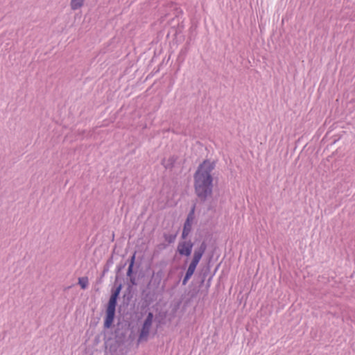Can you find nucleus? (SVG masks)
Segmentation results:
<instances>
[{"label": "nucleus", "mask_w": 355, "mask_h": 355, "mask_svg": "<svg viewBox=\"0 0 355 355\" xmlns=\"http://www.w3.org/2000/svg\"><path fill=\"white\" fill-rule=\"evenodd\" d=\"M214 168V162L205 160L199 165L193 175V187L198 198L206 200L213 192V177L211 172Z\"/></svg>", "instance_id": "1"}, {"label": "nucleus", "mask_w": 355, "mask_h": 355, "mask_svg": "<svg viewBox=\"0 0 355 355\" xmlns=\"http://www.w3.org/2000/svg\"><path fill=\"white\" fill-rule=\"evenodd\" d=\"M121 290V284L116 285L115 284L114 288L112 291V294L108 302L107 310H106V316L104 322V327L105 328H110L114 321L116 306L117 298Z\"/></svg>", "instance_id": "2"}, {"label": "nucleus", "mask_w": 355, "mask_h": 355, "mask_svg": "<svg viewBox=\"0 0 355 355\" xmlns=\"http://www.w3.org/2000/svg\"><path fill=\"white\" fill-rule=\"evenodd\" d=\"M205 246L204 244H202L198 250H196L194 252L193 259L187 269L186 275L182 281V284L184 285H185L187 283L188 280L191 277V276L194 273L196 266L198 264L199 261H200L205 252Z\"/></svg>", "instance_id": "3"}, {"label": "nucleus", "mask_w": 355, "mask_h": 355, "mask_svg": "<svg viewBox=\"0 0 355 355\" xmlns=\"http://www.w3.org/2000/svg\"><path fill=\"white\" fill-rule=\"evenodd\" d=\"M153 319V314L152 313H148L144 322L143 327L141 328L139 340H146L149 335L150 330L152 326Z\"/></svg>", "instance_id": "4"}, {"label": "nucleus", "mask_w": 355, "mask_h": 355, "mask_svg": "<svg viewBox=\"0 0 355 355\" xmlns=\"http://www.w3.org/2000/svg\"><path fill=\"white\" fill-rule=\"evenodd\" d=\"M193 243L191 241H180L177 250L180 255L189 257L192 251Z\"/></svg>", "instance_id": "5"}, {"label": "nucleus", "mask_w": 355, "mask_h": 355, "mask_svg": "<svg viewBox=\"0 0 355 355\" xmlns=\"http://www.w3.org/2000/svg\"><path fill=\"white\" fill-rule=\"evenodd\" d=\"M194 220V207L191 209V212L187 216V218L184 223L182 233V238L183 239H185L189 234L191 227L193 221Z\"/></svg>", "instance_id": "6"}, {"label": "nucleus", "mask_w": 355, "mask_h": 355, "mask_svg": "<svg viewBox=\"0 0 355 355\" xmlns=\"http://www.w3.org/2000/svg\"><path fill=\"white\" fill-rule=\"evenodd\" d=\"M85 0H71L70 7L72 10H76L81 8Z\"/></svg>", "instance_id": "7"}, {"label": "nucleus", "mask_w": 355, "mask_h": 355, "mask_svg": "<svg viewBox=\"0 0 355 355\" xmlns=\"http://www.w3.org/2000/svg\"><path fill=\"white\" fill-rule=\"evenodd\" d=\"M129 266L128 269L127 275L129 277L130 282L133 284V255L130 256L129 257Z\"/></svg>", "instance_id": "8"}, {"label": "nucleus", "mask_w": 355, "mask_h": 355, "mask_svg": "<svg viewBox=\"0 0 355 355\" xmlns=\"http://www.w3.org/2000/svg\"><path fill=\"white\" fill-rule=\"evenodd\" d=\"M88 278L86 277H80L78 279V284L83 289H86L88 286Z\"/></svg>", "instance_id": "9"}, {"label": "nucleus", "mask_w": 355, "mask_h": 355, "mask_svg": "<svg viewBox=\"0 0 355 355\" xmlns=\"http://www.w3.org/2000/svg\"><path fill=\"white\" fill-rule=\"evenodd\" d=\"M174 162L175 160L173 157H169L168 159H164L162 161V164L166 168H168L173 166Z\"/></svg>", "instance_id": "10"}]
</instances>
